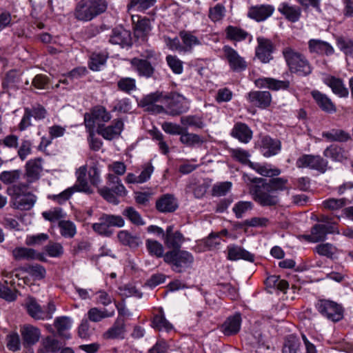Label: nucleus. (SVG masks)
I'll use <instances>...</instances> for the list:
<instances>
[{
  "mask_svg": "<svg viewBox=\"0 0 353 353\" xmlns=\"http://www.w3.org/2000/svg\"><path fill=\"white\" fill-rule=\"evenodd\" d=\"M259 185L250 189L253 201L263 208H275L280 202L279 192L289 190L288 180L284 177L261 180Z\"/></svg>",
  "mask_w": 353,
  "mask_h": 353,
  "instance_id": "1",
  "label": "nucleus"
},
{
  "mask_svg": "<svg viewBox=\"0 0 353 353\" xmlns=\"http://www.w3.org/2000/svg\"><path fill=\"white\" fill-rule=\"evenodd\" d=\"M283 54L291 72L306 77L312 72V67L306 57L290 48L283 50Z\"/></svg>",
  "mask_w": 353,
  "mask_h": 353,
  "instance_id": "2",
  "label": "nucleus"
},
{
  "mask_svg": "<svg viewBox=\"0 0 353 353\" xmlns=\"http://www.w3.org/2000/svg\"><path fill=\"white\" fill-rule=\"evenodd\" d=\"M107 183L108 185L117 184V187L108 188L103 187L99 188L98 192L100 195L109 203L117 205L119 203L118 196H125L127 194V190L121 183V180L114 174H108Z\"/></svg>",
  "mask_w": 353,
  "mask_h": 353,
  "instance_id": "3",
  "label": "nucleus"
},
{
  "mask_svg": "<svg viewBox=\"0 0 353 353\" xmlns=\"http://www.w3.org/2000/svg\"><path fill=\"white\" fill-rule=\"evenodd\" d=\"M164 261L172 265V269L176 272H183L191 267L194 257L185 250H173L165 254Z\"/></svg>",
  "mask_w": 353,
  "mask_h": 353,
  "instance_id": "4",
  "label": "nucleus"
},
{
  "mask_svg": "<svg viewBox=\"0 0 353 353\" xmlns=\"http://www.w3.org/2000/svg\"><path fill=\"white\" fill-rule=\"evenodd\" d=\"M124 224L125 221L121 216L103 214L99 217V221L92 224V228L100 235L110 236L112 234L110 227L121 228Z\"/></svg>",
  "mask_w": 353,
  "mask_h": 353,
  "instance_id": "5",
  "label": "nucleus"
},
{
  "mask_svg": "<svg viewBox=\"0 0 353 353\" xmlns=\"http://www.w3.org/2000/svg\"><path fill=\"white\" fill-rule=\"evenodd\" d=\"M1 143L10 149L17 150V154L21 161L26 159L32 152V143L30 139L24 138L19 143L18 136L8 134L1 141Z\"/></svg>",
  "mask_w": 353,
  "mask_h": 353,
  "instance_id": "6",
  "label": "nucleus"
},
{
  "mask_svg": "<svg viewBox=\"0 0 353 353\" xmlns=\"http://www.w3.org/2000/svg\"><path fill=\"white\" fill-rule=\"evenodd\" d=\"M319 312L327 319L337 322L343 318V308L337 303L330 300H319L316 303Z\"/></svg>",
  "mask_w": 353,
  "mask_h": 353,
  "instance_id": "7",
  "label": "nucleus"
},
{
  "mask_svg": "<svg viewBox=\"0 0 353 353\" xmlns=\"http://www.w3.org/2000/svg\"><path fill=\"white\" fill-rule=\"evenodd\" d=\"M164 99L167 105V114L174 117L185 113L189 110V102L185 97L174 94L172 97L165 94Z\"/></svg>",
  "mask_w": 353,
  "mask_h": 353,
  "instance_id": "8",
  "label": "nucleus"
},
{
  "mask_svg": "<svg viewBox=\"0 0 353 353\" xmlns=\"http://www.w3.org/2000/svg\"><path fill=\"white\" fill-rule=\"evenodd\" d=\"M27 185L21 184L19 185L14 186L15 196L13 201V206L15 209L19 210H31L37 201V196L28 192L26 194H21L20 192L23 188L26 189Z\"/></svg>",
  "mask_w": 353,
  "mask_h": 353,
  "instance_id": "9",
  "label": "nucleus"
},
{
  "mask_svg": "<svg viewBox=\"0 0 353 353\" xmlns=\"http://www.w3.org/2000/svg\"><path fill=\"white\" fill-rule=\"evenodd\" d=\"M156 234L162 237L168 248L174 250H179L184 241V237L180 232L173 231L172 225L167 227L165 233L162 228L156 226Z\"/></svg>",
  "mask_w": 353,
  "mask_h": 353,
  "instance_id": "10",
  "label": "nucleus"
},
{
  "mask_svg": "<svg viewBox=\"0 0 353 353\" xmlns=\"http://www.w3.org/2000/svg\"><path fill=\"white\" fill-rule=\"evenodd\" d=\"M299 168H308L325 172L327 166V161L319 155L303 154L296 162Z\"/></svg>",
  "mask_w": 353,
  "mask_h": 353,
  "instance_id": "11",
  "label": "nucleus"
},
{
  "mask_svg": "<svg viewBox=\"0 0 353 353\" xmlns=\"http://www.w3.org/2000/svg\"><path fill=\"white\" fill-rule=\"evenodd\" d=\"M111 119L110 114L102 106L94 107L90 113L84 115V123L88 131L94 130L95 124L99 122H108Z\"/></svg>",
  "mask_w": 353,
  "mask_h": 353,
  "instance_id": "12",
  "label": "nucleus"
},
{
  "mask_svg": "<svg viewBox=\"0 0 353 353\" xmlns=\"http://www.w3.org/2000/svg\"><path fill=\"white\" fill-rule=\"evenodd\" d=\"M256 41V57L263 63H269L273 59L272 54L275 49L273 42L263 37H257Z\"/></svg>",
  "mask_w": 353,
  "mask_h": 353,
  "instance_id": "13",
  "label": "nucleus"
},
{
  "mask_svg": "<svg viewBox=\"0 0 353 353\" xmlns=\"http://www.w3.org/2000/svg\"><path fill=\"white\" fill-rule=\"evenodd\" d=\"M223 50L229 65L233 71L240 72L246 69V61L234 49L230 46H225L223 47Z\"/></svg>",
  "mask_w": 353,
  "mask_h": 353,
  "instance_id": "14",
  "label": "nucleus"
},
{
  "mask_svg": "<svg viewBox=\"0 0 353 353\" xmlns=\"http://www.w3.org/2000/svg\"><path fill=\"white\" fill-rule=\"evenodd\" d=\"M274 11L273 6L262 4L251 6L248 12V17L257 22L266 20L271 17Z\"/></svg>",
  "mask_w": 353,
  "mask_h": 353,
  "instance_id": "15",
  "label": "nucleus"
},
{
  "mask_svg": "<svg viewBox=\"0 0 353 353\" xmlns=\"http://www.w3.org/2000/svg\"><path fill=\"white\" fill-rule=\"evenodd\" d=\"M262 154L270 157L277 154L281 150V143L279 139H272L270 136L262 137L260 144Z\"/></svg>",
  "mask_w": 353,
  "mask_h": 353,
  "instance_id": "16",
  "label": "nucleus"
},
{
  "mask_svg": "<svg viewBox=\"0 0 353 353\" xmlns=\"http://www.w3.org/2000/svg\"><path fill=\"white\" fill-rule=\"evenodd\" d=\"M24 346H32L36 344L40 337V330L30 324L23 325L20 330Z\"/></svg>",
  "mask_w": 353,
  "mask_h": 353,
  "instance_id": "17",
  "label": "nucleus"
},
{
  "mask_svg": "<svg viewBox=\"0 0 353 353\" xmlns=\"http://www.w3.org/2000/svg\"><path fill=\"white\" fill-rule=\"evenodd\" d=\"M241 325V316L239 312L234 315L228 316L221 326V332L225 336H232L236 334Z\"/></svg>",
  "mask_w": 353,
  "mask_h": 353,
  "instance_id": "18",
  "label": "nucleus"
},
{
  "mask_svg": "<svg viewBox=\"0 0 353 353\" xmlns=\"http://www.w3.org/2000/svg\"><path fill=\"white\" fill-rule=\"evenodd\" d=\"M250 103L259 108H266L270 105L272 95L268 91H251L248 94Z\"/></svg>",
  "mask_w": 353,
  "mask_h": 353,
  "instance_id": "19",
  "label": "nucleus"
},
{
  "mask_svg": "<svg viewBox=\"0 0 353 353\" xmlns=\"http://www.w3.org/2000/svg\"><path fill=\"white\" fill-rule=\"evenodd\" d=\"M123 123L121 120H115L112 125L104 126L99 124L97 132L104 139L112 140L119 136L123 130Z\"/></svg>",
  "mask_w": 353,
  "mask_h": 353,
  "instance_id": "20",
  "label": "nucleus"
},
{
  "mask_svg": "<svg viewBox=\"0 0 353 353\" xmlns=\"http://www.w3.org/2000/svg\"><path fill=\"white\" fill-rule=\"evenodd\" d=\"M316 242L323 241L328 234L339 233L336 224H315L311 228Z\"/></svg>",
  "mask_w": 353,
  "mask_h": 353,
  "instance_id": "21",
  "label": "nucleus"
},
{
  "mask_svg": "<svg viewBox=\"0 0 353 353\" xmlns=\"http://www.w3.org/2000/svg\"><path fill=\"white\" fill-rule=\"evenodd\" d=\"M110 43L122 48L132 46L131 34L125 29H114L109 39Z\"/></svg>",
  "mask_w": 353,
  "mask_h": 353,
  "instance_id": "22",
  "label": "nucleus"
},
{
  "mask_svg": "<svg viewBox=\"0 0 353 353\" xmlns=\"http://www.w3.org/2000/svg\"><path fill=\"white\" fill-rule=\"evenodd\" d=\"M41 159L28 161L26 165V176L28 183H33L39 179L42 171Z\"/></svg>",
  "mask_w": 353,
  "mask_h": 353,
  "instance_id": "23",
  "label": "nucleus"
},
{
  "mask_svg": "<svg viewBox=\"0 0 353 353\" xmlns=\"http://www.w3.org/2000/svg\"><path fill=\"white\" fill-rule=\"evenodd\" d=\"M258 88H268L272 90H285L290 86L289 81H280L273 78H259L254 81Z\"/></svg>",
  "mask_w": 353,
  "mask_h": 353,
  "instance_id": "24",
  "label": "nucleus"
},
{
  "mask_svg": "<svg viewBox=\"0 0 353 353\" xmlns=\"http://www.w3.org/2000/svg\"><path fill=\"white\" fill-rule=\"evenodd\" d=\"M87 168L85 166H81L77 171L76 183L71 187L74 192H82L86 194H92V190L88 185L86 179Z\"/></svg>",
  "mask_w": 353,
  "mask_h": 353,
  "instance_id": "25",
  "label": "nucleus"
},
{
  "mask_svg": "<svg viewBox=\"0 0 353 353\" xmlns=\"http://www.w3.org/2000/svg\"><path fill=\"white\" fill-rule=\"evenodd\" d=\"M323 83L329 86L335 94L339 95L340 97L348 96V90L345 88L342 79L328 75L323 79Z\"/></svg>",
  "mask_w": 353,
  "mask_h": 353,
  "instance_id": "26",
  "label": "nucleus"
},
{
  "mask_svg": "<svg viewBox=\"0 0 353 353\" xmlns=\"http://www.w3.org/2000/svg\"><path fill=\"white\" fill-rule=\"evenodd\" d=\"M231 135L239 141L248 143L252 138V131L243 123H236L232 130Z\"/></svg>",
  "mask_w": 353,
  "mask_h": 353,
  "instance_id": "27",
  "label": "nucleus"
},
{
  "mask_svg": "<svg viewBox=\"0 0 353 353\" xmlns=\"http://www.w3.org/2000/svg\"><path fill=\"white\" fill-rule=\"evenodd\" d=\"M125 332V320L123 318L118 316L112 327L103 333V336L105 339H114L123 337Z\"/></svg>",
  "mask_w": 353,
  "mask_h": 353,
  "instance_id": "28",
  "label": "nucleus"
},
{
  "mask_svg": "<svg viewBox=\"0 0 353 353\" xmlns=\"http://www.w3.org/2000/svg\"><path fill=\"white\" fill-rule=\"evenodd\" d=\"M228 259L230 261L243 259L250 262L254 261V255L238 245L228 248Z\"/></svg>",
  "mask_w": 353,
  "mask_h": 353,
  "instance_id": "29",
  "label": "nucleus"
},
{
  "mask_svg": "<svg viewBox=\"0 0 353 353\" xmlns=\"http://www.w3.org/2000/svg\"><path fill=\"white\" fill-rule=\"evenodd\" d=\"M156 208L162 212H173L178 208V203L172 194H166L156 202Z\"/></svg>",
  "mask_w": 353,
  "mask_h": 353,
  "instance_id": "30",
  "label": "nucleus"
},
{
  "mask_svg": "<svg viewBox=\"0 0 353 353\" xmlns=\"http://www.w3.org/2000/svg\"><path fill=\"white\" fill-rule=\"evenodd\" d=\"M130 63L140 76L145 77L147 78L152 76L154 68L148 60L145 59L133 58L130 61Z\"/></svg>",
  "mask_w": 353,
  "mask_h": 353,
  "instance_id": "31",
  "label": "nucleus"
},
{
  "mask_svg": "<svg viewBox=\"0 0 353 353\" xmlns=\"http://www.w3.org/2000/svg\"><path fill=\"white\" fill-rule=\"evenodd\" d=\"M308 48L312 53L331 55L334 53L333 47L326 41L320 39H310L308 41Z\"/></svg>",
  "mask_w": 353,
  "mask_h": 353,
  "instance_id": "32",
  "label": "nucleus"
},
{
  "mask_svg": "<svg viewBox=\"0 0 353 353\" xmlns=\"http://www.w3.org/2000/svg\"><path fill=\"white\" fill-rule=\"evenodd\" d=\"M311 94L317 105L323 111L328 113H333L336 112V109L334 104L326 94H323L318 90H313L311 92Z\"/></svg>",
  "mask_w": 353,
  "mask_h": 353,
  "instance_id": "33",
  "label": "nucleus"
},
{
  "mask_svg": "<svg viewBox=\"0 0 353 353\" xmlns=\"http://www.w3.org/2000/svg\"><path fill=\"white\" fill-rule=\"evenodd\" d=\"M74 16L76 19L83 22L90 21L94 19L92 12L90 11L87 0H81L76 5Z\"/></svg>",
  "mask_w": 353,
  "mask_h": 353,
  "instance_id": "34",
  "label": "nucleus"
},
{
  "mask_svg": "<svg viewBox=\"0 0 353 353\" xmlns=\"http://www.w3.org/2000/svg\"><path fill=\"white\" fill-rule=\"evenodd\" d=\"M279 12L285 16L289 21L295 23L300 19L301 10L296 6H290L288 3H282L279 8Z\"/></svg>",
  "mask_w": 353,
  "mask_h": 353,
  "instance_id": "35",
  "label": "nucleus"
},
{
  "mask_svg": "<svg viewBox=\"0 0 353 353\" xmlns=\"http://www.w3.org/2000/svg\"><path fill=\"white\" fill-rule=\"evenodd\" d=\"M61 347V343L57 339L48 336L41 340L37 353H57Z\"/></svg>",
  "mask_w": 353,
  "mask_h": 353,
  "instance_id": "36",
  "label": "nucleus"
},
{
  "mask_svg": "<svg viewBox=\"0 0 353 353\" xmlns=\"http://www.w3.org/2000/svg\"><path fill=\"white\" fill-rule=\"evenodd\" d=\"M88 319L94 323H98L106 318L112 317L114 315V310L109 311L107 309H99L94 307L88 312Z\"/></svg>",
  "mask_w": 353,
  "mask_h": 353,
  "instance_id": "37",
  "label": "nucleus"
},
{
  "mask_svg": "<svg viewBox=\"0 0 353 353\" xmlns=\"http://www.w3.org/2000/svg\"><path fill=\"white\" fill-rule=\"evenodd\" d=\"M180 135V141L188 147H194L196 145H201L203 143L201 137L196 134L189 132L187 128H183Z\"/></svg>",
  "mask_w": 353,
  "mask_h": 353,
  "instance_id": "38",
  "label": "nucleus"
},
{
  "mask_svg": "<svg viewBox=\"0 0 353 353\" xmlns=\"http://www.w3.org/2000/svg\"><path fill=\"white\" fill-rule=\"evenodd\" d=\"M322 136L330 141L345 142L350 139V134L341 129H332L323 132Z\"/></svg>",
  "mask_w": 353,
  "mask_h": 353,
  "instance_id": "39",
  "label": "nucleus"
},
{
  "mask_svg": "<svg viewBox=\"0 0 353 353\" xmlns=\"http://www.w3.org/2000/svg\"><path fill=\"white\" fill-rule=\"evenodd\" d=\"M151 30L150 21L148 19H142L134 26V36L138 39L141 38L143 41H146L147 35Z\"/></svg>",
  "mask_w": 353,
  "mask_h": 353,
  "instance_id": "40",
  "label": "nucleus"
},
{
  "mask_svg": "<svg viewBox=\"0 0 353 353\" xmlns=\"http://www.w3.org/2000/svg\"><path fill=\"white\" fill-rule=\"evenodd\" d=\"M117 237L121 243L132 248H137L141 243L139 236L132 235L127 230L119 232Z\"/></svg>",
  "mask_w": 353,
  "mask_h": 353,
  "instance_id": "41",
  "label": "nucleus"
},
{
  "mask_svg": "<svg viewBox=\"0 0 353 353\" xmlns=\"http://www.w3.org/2000/svg\"><path fill=\"white\" fill-rule=\"evenodd\" d=\"M12 256L16 261L32 260L37 258V253L34 249L17 247L12 252Z\"/></svg>",
  "mask_w": 353,
  "mask_h": 353,
  "instance_id": "42",
  "label": "nucleus"
},
{
  "mask_svg": "<svg viewBox=\"0 0 353 353\" xmlns=\"http://www.w3.org/2000/svg\"><path fill=\"white\" fill-rule=\"evenodd\" d=\"M179 36L184 45V52H190L192 50L193 46L201 44L199 39L189 31L182 30L179 32Z\"/></svg>",
  "mask_w": 353,
  "mask_h": 353,
  "instance_id": "43",
  "label": "nucleus"
},
{
  "mask_svg": "<svg viewBox=\"0 0 353 353\" xmlns=\"http://www.w3.org/2000/svg\"><path fill=\"white\" fill-rule=\"evenodd\" d=\"M180 122L183 128L194 127L202 129L205 126L203 118L197 115L183 116L180 119Z\"/></svg>",
  "mask_w": 353,
  "mask_h": 353,
  "instance_id": "44",
  "label": "nucleus"
},
{
  "mask_svg": "<svg viewBox=\"0 0 353 353\" xmlns=\"http://www.w3.org/2000/svg\"><path fill=\"white\" fill-rule=\"evenodd\" d=\"M26 306L28 313L31 317L35 319H41L44 318L43 316V312L35 299L29 297L26 301Z\"/></svg>",
  "mask_w": 353,
  "mask_h": 353,
  "instance_id": "45",
  "label": "nucleus"
},
{
  "mask_svg": "<svg viewBox=\"0 0 353 353\" xmlns=\"http://www.w3.org/2000/svg\"><path fill=\"white\" fill-rule=\"evenodd\" d=\"M21 82V77L17 70L8 71L3 81V88H19Z\"/></svg>",
  "mask_w": 353,
  "mask_h": 353,
  "instance_id": "46",
  "label": "nucleus"
},
{
  "mask_svg": "<svg viewBox=\"0 0 353 353\" xmlns=\"http://www.w3.org/2000/svg\"><path fill=\"white\" fill-rule=\"evenodd\" d=\"M225 34L227 39L236 41L245 40L248 35L246 31L233 26H229L226 28Z\"/></svg>",
  "mask_w": 353,
  "mask_h": 353,
  "instance_id": "47",
  "label": "nucleus"
},
{
  "mask_svg": "<svg viewBox=\"0 0 353 353\" xmlns=\"http://www.w3.org/2000/svg\"><path fill=\"white\" fill-rule=\"evenodd\" d=\"M90 11L92 12L94 18L104 13L108 7L107 0H87Z\"/></svg>",
  "mask_w": 353,
  "mask_h": 353,
  "instance_id": "48",
  "label": "nucleus"
},
{
  "mask_svg": "<svg viewBox=\"0 0 353 353\" xmlns=\"http://www.w3.org/2000/svg\"><path fill=\"white\" fill-rule=\"evenodd\" d=\"M325 157L331 158L336 161H343L346 159L344 150L337 145H330L327 147L323 152Z\"/></svg>",
  "mask_w": 353,
  "mask_h": 353,
  "instance_id": "49",
  "label": "nucleus"
},
{
  "mask_svg": "<svg viewBox=\"0 0 353 353\" xmlns=\"http://www.w3.org/2000/svg\"><path fill=\"white\" fill-rule=\"evenodd\" d=\"M251 167L253 168L259 174L266 176L274 178V176H277L281 174V170L279 168H272L270 165H259L256 164L255 165L253 163H251Z\"/></svg>",
  "mask_w": 353,
  "mask_h": 353,
  "instance_id": "50",
  "label": "nucleus"
},
{
  "mask_svg": "<svg viewBox=\"0 0 353 353\" xmlns=\"http://www.w3.org/2000/svg\"><path fill=\"white\" fill-rule=\"evenodd\" d=\"M336 46L345 55L353 57V40L344 37H338Z\"/></svg>",
  "mask_w": 353,
  "mask_h": 353,
  "instance_id": "51",
  "label": "nucleus"
},
{
  "mask_svg": "<svg viewBox=\"0 0 353 353\" xmlns=\"http://www.w3.org/2000/svg\"><path fill=\"white\" fill-rule=\"evenodd\" d=\"M301 343L299 339L294 335L288 336L284 343L283 353H297L300 349Z\"/></svg>",
  "mask_w": 353,
  "mask_h": 353,
  "instance_id": "52",
  "label": "nucleus"
},
{
  "mask_svg": "<svg viewBox=\"0 0 353 353\" xmlns=\"http://www.w3.org/2000/svg\"><path fill=\"white\" fill-rule=\"evenodd\" d=\"M59 228L61 234L65 238H72L77 233V228L73 222L70 221H59Z\"/></svg>",
  "mask_w": 353,
  "mask_h": 353,
  "instance_id": "53",
  "label": "nucleus"
},
{
  "mask_svg": "<svg viewBox=\"0 0 353 353\" xmlns=\"http://www.w3.org/2000/svg\"><path fill=\"white\" fill-rule=\"evenodd\" d=\"M22 270L37 280L43 279L46 276V270L39 264L26 265Z\"/></svg>",
  "mask_w": 353,
  "mask_h": 353,
  "instance_id": "54",
  "label": "nucleus"
},
{
  "mask_svg": "<svg viewBox=\"0 0 353 353\" xmlns=\"http://www.w3.org/2000/svg\"><path fill=\"white\" fill-rule=\"evenodd\" d=\"M122 214L134 225H143L145 224L140 214L133 207L125 208Z\"/></svg>",
  "mask_w": 353,
  "mask_h": 353,
  "instance_id": "55",
  "label": "nucleus"
},
{
  "mask_svg": "<svg viewBox=\"0 0 353 353\" xmlns=\"http://www.w3.org/2000/svg\"><path fill=\"white\" fill-rule=\"evenodd\" d=\"M254 205L251 201H240L235 203L233 212L237 219L242 218L244 214L253 209Z\"/></svg>",
  "mask_w": 353,
  "mask_h": 353,
  "instance_id": "56",
  "label": "nucleus"
},
{
  "mask_svg": "<svg viewBox=\"0 0 353 353\" xmlns=\"http://www.w3.org/2000/svg\"><path fill=\"white\" fill-rule=\"evenodd\" d=\"M347 199L345 198H341V199H334L331 198L328 199L327 200H325L322 205L324 208L331 210V211H335L340 210L345 207L347 205Z\"/></svg>",
  "mask_w": 353,
  "mask_h": 353,
  "instance_id": "57",
  "label": "nucleus"
},
{
  "mask_svg": "<svg viewBox=\"0 0 353 353\" xmlns=\"http://www.w3.org/2000/svg\"><path fill=\"white\" fill-rule=\"evenodd\" d=\"M71 319L67 316L58 317L54 321V327L60 336L69 338V336L65 334V332L71 327Z\"/></svg>",
  "mask_w": 353,
  "mask_h": 353,
  "instance_id": "58",
  "label": "nucleus"
},
{
  "mask_svg": "<svg viewBox=\"0 0 353 353\" xmlns=\"http://www.w3.org/2000/svg\"><path fill=\"white\" fill-rule=\"evenodd\" d=\"M21 174L19 170L3 171L0 174V181L4 184L8 185L15 183Z\"/></svg>",
  "mask_w": 353,
  "mask_h": 353,
  "instance_id": "59",
  "label": "nucleus"
},
{
  "mask_svg": "<svg viewBox=\"0 0 353 353\" xmlns=\"http://www.w3.org/2000/svg\"><path fill=\"white\" fill-rule=\"evenodd\" d=\"M225 14V8L222 4L218 3L209 9L208 17L213 22L223 19Z\"/></svg>",
  "mask_w": 353,
  "mask_h": 353,
  "instance_id": "60",
  "label": "nucleus"
},
{
  "mask_svg": "<svg viewBox=\"0 0 353 353\" xmlns=\"http://www.w3.org/2000/svg\"><path fill=\"white\" fill-rule=\"evenodd\" d=\"M117 86L120 90L126 93H130L137 88L135 79L129 77L121 78L117 82Z\"/></svg>",
  "mask_w": 353,
  "mask_h": 353,
  "instance_id": "61",
  "label": "nucleus"
},
{
  "mask_svg": "<svg viewBox=\"0 0 353 353\" xmlns=\"http://www.w3.org/2000/svg\"><path fill=\"white\" fill-rule=\"evenodd\" d=\"M65 214L61 208H54L50 210L43 212V217L50 222H55L61 220L65 216Z\"/></svg>",
  "mask_w": 353,
  "mask_h": 353,
  "instance_id": "62",
  "label": "nucleus"
},
{
  "mask_svg": "<svg viewBox=\"0 0 353 353\" xmlns=\"http://www.w3.org/2000/svg\"><path fill=\"white\" fill-rule=\"evenodd\" d=\"M106 59L107 56L103 54L93 53L90 57V68L94 71L99 70L100 67L105 64Z\"/></svg>",
  "mask_w": 353,
  "mask_h": 353,
  "instance_id": "63",
  "label": "nucleus"
},
{
  "mask_svg": "<svg viewBox=\"0 0 353 353\" xmlns=\"http://www.w3.org/2000/svg\"><path fill=\"white\" fill-rule=\"evenodd\" d=\"M223 241L219 234L211 233L207 238L203 240V245L208 250L216 249Z\"/></svg>",
  "mask_w": 353,
  "mask_h": 353,
  "instance_id": "64",
  "label": "nucleus"
}]
</instances>
